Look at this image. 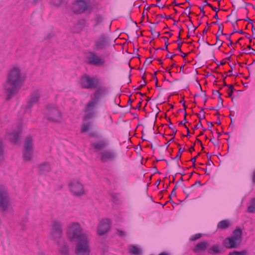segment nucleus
Instances as JSON below:
<instances>
[{
	"label": "nucleus",
	"mask_w": 255,
	"mask_h": 255,
	"mask_svg": "<svg viewBox=\"0 0 255 255\" xmlns=\"http://www.w3.org/2000/svg\"><path fill=\"white\" fill-rule=\"evenodd\" d=\"M67 234L71 242H76L75 253L76 255H90L91 249L88 235L82 232V228L79 223H71Z\"/></svg>",
	"instance_id": "obj_1"
},
{
	"label": "nucleus",
	"mask_w": 255,
	"mask_h": 255,
	"mask_svg": "<svg viewBox=\"0 0 255 255\" xmlns=\"http://www.w3.org/2000/svg\"><path fill=\"white\" fill-rule=\"evenodd\" d=\"M23 80L19 68L14 67L9 71L4 84V91L6 94V100H10L18 93Z\"/></svg>",
	"instance_id": "obj_2"
},
{
	"label": "nucleus",
	"mask_w": 255,
	"mask_h": 255,
	"mask_svg": "<svg viewBox=\"0 0 255 255\" xmlns=\"http://www.w3.org/2000/svg\"><path fill=\"white\" fill-rule=\"evenodd\" d=\"M242 241V231L240 228H237L233 231L232 236L223 241V244L226 249H237L241 245Z\"/></svg>",
	"instance_id": "obj_3"
},
{
	"label": "nucleus",
	"mask_w": 255,
	"mask_h": 255,
	"mask_svg": "<svg viewBox=\"0 0 255 255\" xmlns=\"http://www.w3.org/2000/svg\"><path fill=\"white\" fill-rule=\"evenodd\" d=\"M94 93V98L86 106V111L88 112L91 109H94L96 106L100 103L102 98L108 93V91L105 86H99Z\"/></svg>",
	"instance_id": "obj_4"
},
{
	"label": "nucleus",
	"mask_w": 255,
	"mask_h": 255,
	"mask_svg": "<svg viewBox=\"0 0 255 255\" xmlns=\"http://www.w3.org/2000/svg\"><path fill=\"white\" fill-rule=\"evenodd\" d=\"M46 116L49 121L58 123L62 118V113L59 108L53 104H48L46 107Z\"/></svg>",
	"instance_id": "obj_5"
},
{
	"label": "nucleus",
	"mask_w": 255,
	"mask_h": 255,
	"mask_svg": "<svg viewBox=\"0 0 255 255\" xmlns=\"http://www.w3.org/2000/svg\"><path fill=\"white\" fill-rule=\"evenodd\" d=\"M110 45L111 40L109 36L105 33H102L95 41L94 49L96 51H102L105 50Z\"/></svg>",
	"instance_id": "obj_6"
},
{
	"label": "nucleus",
	"mask_w": 255,
	"mask_h": 255,
	"mask_svg": "<svg viewBox=\"0 0 255 255\" xmlns=\"http://www.w3.org/2000/svg\"><path fill=\"white\" fill-rule=\"evenodd\" d=\"M72 9L74 12L75 13H81L83 12L90 13L92 9L89 4V2L83 0L76 1L73 3Z\"/></svg>",
	"instance_id": "obj_7"
},
{
	"label": "nucleus",
	"mask_w": 255,
	"mask_h": 255,
	"mask_svg": "<svg viewBox=\"0 0 255 255\" xmlns=\"http://www.w3.org/2000/svg\"><path fill=\"white\" fill-rule=\"evenodd\" d=\"M81 85L83 88L93 89L100 85V80L97 78L90 77L88 75L83 76L81 80Z\"/></svg>",
	"instance_id": "obj_8"
},
{
	"label": "nucleus",
	"mask_w": 255,
	"mask_h": 255,
	"mask_svg": "<svg viewBox=\"0 0 255 255\" xmlns=\"http://www.w3.org/2000/svg\"><path fill=\"white\" fill-rule=\"evenodd\" d=\"M63 224L57 221H53L52 229L50 234V238L58 242L63 234Z\"/></svg>",
	"instance_id": "obj_9"
},
{
	"label": "nucleus",
	"mask_w": 255,
	"mask_h": 255,
	"mask_svg": "<svg viewBox=\"0 0 255 255\" xmlns=\"http://www.w3.org/2000/svg\"><path fill=\"white\" fill-rule=\"evenodd\" d=\"M10 206V199L6 190L0 188V210L6 212Z\"/></svg>",
	"instance_id": "obj_10"
},
{
	"label": "nucleus",
	"mask_w": 255,
	"mask_h": 255,
	"mask_svg": "<svg viewBox=\"0 0 255 255\" xmlns=\"http://www.w3.org/2000/svg\"><path fill=\"white\" fill-rule=\"evenodd\" d=\"M86 58L87 63L91 65L100 66L105 63V60L94 52H89Z\"/></svg>",
	"instance_id": "obj_11"
},
{
	"label": "nucleus",
	"mask_w": 255,
	"mask_h": 255,
	"mask_svg": "<svg viewBox=\"0 0 255 255\" xmlns=\"http://www.w3.org/2000/svg\"><path fill=\"white\" fill-rule=\"evenodd\" d=\"M69 187L73 194L80 196L85 194L83 185L77 180H72L69 183Z\"/></svg>",
	"instance_id": "obj_12"
},
{
	"label": "nucleus",
	"mask_w": 255,
	"mask_h": 255,
	"mask_svg": "<svg viewBox=\"0 0 255 255\" xmlns=\"http://www.w3.org/2000/svg\"><path fill=\"white\" fill-rule=\"evenodd\" d=\"M100 160L105 163L108 161H112L117 158V153L113 149H108L103 151L100 153Z\"/></svg>",
	"instance_id": "obj_13"
},
{
	"label": "nucleus",
	"mask_w": 255,
	"mask_h": 255,
	"mask_svg": "<svg viewBox=\"0 0 255 255\" xmlns=\"http://www.w3.org/2000/svg\"><path fill=\"white\" fill-rule=\"evenodd\" d=\"M40 98V93L38 91H35L32 92L29 98L27 100V104L26 107V110L30 112L31 108L35 104H37Z\"/></svg>",
	"instance_id": "obj_14"
},
{
	"label": "nucleus",
	"mask_w": 255,
	"mask_h": 255,
	"mask_svg": "<svg viewBox=\"0 0 255 255\" xmlns=\"http://www.w3.org/2000/svg\"><path fill=\"white\" fill-rule=\"evenodd\" d=\"M111 221L108 219L103 220L98 227V233L99 235L102 236L109 231L111 228Z\"/></svg>",
	"instance_id": "obj_15"
},
{
	"label": "nucleus",
	"mask_w": 255,
	"mask_h": 255,
	"mask_svg": "<svg viewBox=\"0 0 255 255\" xmlns=\"http://www.w3.org/2000/svg\"><path fill=\"white\" fill-rule=\"evenodd\" d=\"M22 131V125L19 124L17 125L16 129L13 130L10 134V140L13 143H16L18 142L19 134Z\"/></svg>",
	"instance_id": "obj_16"
},
{
	"label": "nucleus",
	"mask_w": 255,
	"mask_h": 255,
	"mask_svg": "<svg viewBox=\"0 0 255 255\" xmlns=\"http://www.w3.org/2000/svg\"><path fill=\"white\" fill-rule=\"evenodd\" d=\"M91 145L96 151H99L107 147L108 145V142L103 139L95 142L91 143Z\"/></svg>",
	"instance_id": "obj_17"
},
{
	"label": "nucleus",
	"mask_w": 255,
	"mask_h": 255,
	"mask_svg": "<svg viewBox=\"0 0 255 255\" xmlns=\"http://www.w3.org/2000/svg\"><path fill=\"white\" fill-rule=\"evenodd\" d=\"M38 171L40 175L44 174L51 171L50 165L48 162H43L38 166Z\"/></svg>",
	"instance_id": "obj_18"
},
{
	"label": "nucleus",
	"mask_w": 255,
	"mask_h": 255,
	"mask_svg": "<svg viewBox=\"0 0 255 255\" xmlns=\"http://www.w3.org/2000/svg\"><path fill=\"white\" fill-rule=\"evenodd\" d=\"M208 243L207 242H201L198 243L195 248L193 249L194 253L204 251L207 247Z\"/></svg>",
	"instance_id": "obj_19"
},
{
	"label": "nucleus",
	"mask_w": 255,
	"mask_h": 255,
	"mask_svg": "<svg viewBox=\"0 0 255 255\" xmlns=\"http://www.w3.org/2000/svg\"><path fill=\"white\" fill-rule=\"evenodd\" d=\"M224 26L222 23L219 24V29L217 33L216 34V43H218V41H220L219 44V48L222 46V44L223 43V41L222 40H220L219 39V36L220 35H228L227 34L224 33L223 32V30Z\"/></svg>",
	"instance_id": "obj_20"
},
{
	"label": "nucleus",
	"mask_w": 255,
	"mask_h": 255,
	"mask_svg": "<svg viewBox=\"0 0 255 255\" xmlns=\"http://www.w3.org/2000/svg\"><path fill=\"white\" fill-rule=\"evenodd\" d=\"M212 93L213 94L217 93L219 94L218 96V100H219V103L218 104L216 107H211L210 108V110H216L218 111L220 108H223L224 107L223 106V99L221 97V95H222L221 93H220L217 90H213Z\"/></svg>",
	"instance_id": "obj_21"
},
{
	"label": "nucleus",
	"mask_w": 255,
	"mask_h": 255,
	"mask_svg": "<svg viewBox=\"0 0 255 255\" xmlns=\"http://www.w3.org/2000/svg\"><path fill=\"white\" fill-rule=\"evenodd\" d=\"M231 225V222L228 219L221 221L218 223L217 229L221 230H225L228 229Z\"/></svg>",
	"instance_id": "obj_22"
},
{
	"label": "nucleus",
	"mask_w": 255,
	"mask_h": 255,
	"mask_svg": "<svg viewBox=\"0 0 255 255\" xmlns=\"http://www.w3.org/2000/svg\"><path fill=\"white\" fill-rule=\"evenodd\" d=\"M33 139L31 136L26 137L24 142V148L33 150Z\"/></svg>",
	"instance_id": "obj_23"
},
{
	"label": "nucleus",
	"mask_w": 255,
	"mask_h": 255,
	"mask_svg": "<svg viewBox=\"0 0 255 255\" xmlns=\"http://www.w3.org/2000/svg\"><path fill=\"white\" fill-rule=\"evenodd\" d=\"M33 150L24 148L23 157L25 160L29 161L32 159Z\"/></svg>",
	"instance_id": "obj_24"
},
{
	"label": "nucleus",
	"mask_w": 255,
	"mask_h": 255,
	"mask_svg": "<svg viewBox=\"0 0 255 255\" xmlns=\"http://www.w3.org/2000/svg\"><path fill=\"white\" fill-rule=\"evenodd\" d=\"M104 19L105 18L103 16L100 14H97L95 18L96 23L94 24V27H96L103 25Z\"/></svg>",
	"instance_id": "obj_25"
},
{
	"label": "nucleus",
	"mask_w": 255,
	"mask_h": 255,
	"mask_svg": "<svg viewBox=\"0 0 255 255\" xmlns=\"http://www.w3.org/2000/svg\"><path fill=\"white\" fill-rule=\"evenodd\" d=\"M207 252L210 255H216L220 253L221 251L219 249V245H215L210 248L208 250Z\"/></svg>",
	"instance_id": "obj_26"
},
{
	"label": "nucleus",
	"mask_w": 255,
	"mask_h": 255,
	"mask_svg": "<svg viewBox=\"0 0 255 255\" xmlns=\"http://www.w3.org/2000/svg\"><path fill=\"white\" fill-rule=\"evenodd\" d=\"M59 245V252L63 255H69V248L68 246L66 243H64L63 245H60L58 244Z\"/></svg>",
	"instance_id": "obj_27"
},
{
	"label": "nucleus",
	"mask_w": 255,
	"mask_h": 255,
	"mask_svg": "<svg viewBox=\"0 0 255 255\" xmlns=\"http://www.w3.org/2000/svg\"><path fill=\"white\" fill-rule=\"evenodd\" d=\"M93 110L94 109H91L88 112H86V110H85V112L87 113V114L84 116V120L89 121L94 117L95 112Z\"/></svg>",
	"instance_id": "obj_28"
},
{
	"label": "nucleus",
	"mask_w": 255,
	"mask_h": 255,
	"mask_svg": "<svg viewBox=\"0 0 255 255\" xmlns=\"http://www.w3.org/2000/svg\"><path fill=\"white\" fill-rule=\"evenodd\" d=\"M4 145L0 139V165L4 161Z\"/></svg>",
	"instance_id": "obj_29"
},
{
	"label": "nucleus",
	"mask_w": 255,
	"mask_h": 255,
	"mask_svg": "<svg viewBox=\"0 0 255 255\" xmlns=\"http://www.w3.org/2000/svg\"><path fill=\"white\" fill-rule=\"evenodd\" d=\"M130 254L135 255H140L141 254V250L135 246H131L129 249Z\"/></svg>",
	"instance_id": "obj_30"
},
{
	"label": "nucleus",
	"mask_w": 255,
	"mask_h": 255,
	"mask_svg": "<svg viewBox=\"0 0 255 255\" xmlns=\"http://www.w3.org/2000/svg\"><path fill=\"white\" fill-rule=\"evenodd\" d=\"M228 255H248V252L246 250L241 251H233L230 252Z\"/></svg>",
	"instance_id": "obj_31"
},
{
	"label": "nucleus",
	"mask_w": 255,
	"mask_h": 255,
	"mask_svg": "<svg viewBox=\"0 0 255 255\" xmlns=\"http://www.w3.org/2000/svg\"><path fill=\"white\" fill-rule=\"evenodd\" d=\"M91 127V123L83 124L82 126L81 131L82 132H86Z\"/></svg>",
	"instance_id": "obj_32"
},
{
	"label": "nucleus",
	"mask_w": 255,
	"mask_h": 255,
	"mask_svg": "<svg viewBox=\"0 0 255 255\" xmlns=\"http://www.w3.org/2000/svg\"><path fill=\"white\" fill-rule=\"evenodd\" d=\"M185 151V148H180L179 149V151H178V152L177 153V154L176 155V156L175 157H171V159L172 160H175V159H180L181 157V153L183 152V151Z\"/></svg>",
	"instance_id": "obj_33"
},
{
	"label": "nucleus",
	"mask_w": 255,
	"mask_h": 255,
	"mask_svg": "<svg viewBox=\"0 0 255 255\" xmlns=\"http://www.w3.org/2000/svg\"><path fill=\"white\" fill-rule=\"evenodd\" d=\"M191 6V5L190 3L189 4V6L185 8V12L187 14V16L189 17L190 21L191 22L192 24L193 25L192 22L191 21V17L190 16V14L192 13V12L190 11V7Z\"/></svg>",
	"instance_id": "obj_34"
},
{
	"label": "nucleus",
	"mask_w": 255,
	"mask_h": 255,
	"mask_svg": "<svg viewBox=\"0 0 255 255\" xmlns=\"http://www.w3.org/2000/svg\"><path fill=\"white\" fill-rule=\"evenodd\" d=\"M85 24V20L84 19L79 20L76 24V26L79 27V28L82 29L84 27Z\"/></svg>",
	"instance_id": "obj_35"
},
{
	"label": "nucleus",
	"mask_w": 255,
	"mask_h": 255,
	"mask_svg": "<svg viewBox=\"0 0 255 255\" xmlns=\"http://www.w3.org/2000/svg\"><path fill=\"white\" fill-rule=\"evenodd\" d=\"M202 237V234H200V233H198V234H196L193 236H192L191 238H190V241H194L196 240H198L199 239H200L201 237Z\"/></svg>",
	"instance_id": "obj_36"
},
{
	"label": "nucleus",
	"mask_w": 255,
	"mask_h": 255,
	"mask_svg": "<svg viewBox=\"0 0 255 255\" xmlns=\"http://www.w3.org/2000/svg\"><path fill=\"white\" fill-rule=\"evenodd\" d=\"M116 234L118 235L119 236L122 238L126 237L127 234L125 231H121L120 230L117 229L116 231Z\"/></svg>",
	"instance_id": "obj_37"
},
{
	"label": "nucleus",
	"mask_w": 255,
	"mask_h": 255,
	"mask_svg": "<svg viewBox=\"0 0 255 255\" xmlns=\"http://www.w3.org/2000/svg\"><path fill=\"white\" fill-rule=\"evenodd\" d=\"M182 186L185 188V189L183 190V192L186 194V198H187L191 192V190L190 188H186L185 185L184 184H182Z\"/></svg>",
	"instance_id": "obj_38"
},
{
	"label": "nucleus",
	"mask_w": 255,
	"mask_h": 255,
	"mask_svg": "<svg viewBox=\"0 0 255 255\" xmlns=\"http://www.w3.org/2000/svg\"><path fill=\"white\" fill-rule=\"evenodd\" d=\"M248 211L250 213H255V205L252 203L251 205L248 207Z\"/></svg>",
	"instance_id": "obj_39"
},
{
	"label": "nucleus",
	"mask_w": 255,
	"mask_h": 255,
	"mask_svg": "<svg viewBox=\"0 0 255 255\" xmlns=\"http://www.w3.org/2000/svg\"><path fill=\"white\" fill-rule=\"evenodd\" d=\"M229 88L230 90V91L228 93V97H232L233 92L235 90L234 86L232 85H230L229 86Z\"/></svg>",
	"instance_id": "obj_40"
},
{
	"label": "nucleus",
	"mask_w": 255,
	"mask_h": 255,
	"mask_svg": "<svg viewBox=\"0 0 255 255\" xmlns=\"http://www.w3.org/2000/svg\"><path fill=\"white\" fill-rule=\"evenodd\" d=\"M169 128L171 129L172 131V132L169 134L170 136H173V137H175V134L177 132V130L174 127H172L170 126H168Z\"/></svg>",
	"instance_id": "obj_41"
},
{
	"label": "nucleus",
	"mask_w": 255,
	"mask_h": 255,
	"mask_svg": "<svg viewBox=\"0 0 255 255\" xmlns=\"http://www.w3.org/2000/svg\"><path fill=\"white\" fill-rule=\"evenodd\" d=\"M28 221V218H27V216H25L22 220V223H21L20 224V226H21V229L24 230L25 229V226L23 224V223H25V222H27Z\"/></svg>",
	"instance_id": "obj_42"
},
{
	"label": "nucleus",
	"mask_w": 255,
	"mask_h": 255,
	"mask_svg": "<svg viewBox=\"0 0 255 255\" xmlns=\"http://www.w3.org/2000/svg\"><path fill=\"white\" fill-rule=\"evenodd\" d=\"M207 156L208 157V161L206 163V165L208 166H211V165L214 166V164L213 162L211 161V156L208 155V153H207Z\"/></svg>",
	"instance_id": "obj_43"
},
{
	"label": "nucleus",
	"mask_w": 255,
	"mask_h": 255,
	"mask_svg": "<svg viewBox=\"0 0 255 255\" xmlns=\"http://www.w3.org/2000/svg\"><path fill=\"white\" fill-rule=\"evenodd\" d=\"M52 1L54 4L59 6L62 3L63 0H52Z\"/></svg>",
	"instance_id": "obj_44"
},
{
	"label": "nucleus",
	"mask_w": 255,
	"mask_h": 255,
	"mask_svg": "<svg viewBox=\"0 0 255 255\" xmlns=\"http://www.w3.org/2000/svg\"><path fill=\"white\" fill-rule=\"evenodd\" d=\"M178 40L177 41H174V42H177L178 43V47H177V49L181 52V53H182V51L181 50V45H182V43H181V42H178Z\"/></svg>",
	"instance_id": "obj_45"
},
{
	"label": "nucleus",
	"mask_w": 255,
	"mask_h": 255,
	"mask_svg": "<svg viewBox=\"0 0 255 255\" xmlns=\"http://www.w3.org/2000/svg\"><path fill=\"white\" fill-rule=\"evenodd\" d=\"M236 32H238L240 34H245V32H244L242 30H237L236 29V28H235L234 30H233V32L231 33V34H233V33H236Z\"/></svg>",
	"instance_id": "obj_46"
},
{
	"label": "nucleus",
	"mask_w": 255,
	"mask_h": 255,
	"mask_svg": "<svg viewBox=\"0 0 255 255\" xmlns=\"http://www.w3.org/2000/svg\"><path fill=\"white\" fill-rule=\"evenodd\" d=\"M151 59H152V57H149L147 58L146 59L145 61L144 62V64H145L146 63H147V64H149L151 63L152 62Z\"/></svg>",
	"instance_id": "obj_47"
},
{
	"label": "nucleus",
	"mask_w": 255,
	"mask_h": 255,
	"mask_svg": "<svg viewBox=\"0 0 255 255\" xmlns=\"http://www.w3.org/2000/svg\"><path fill=\"white\" fill-rule=\"evenodd\" d=\"M146 83H147L146 81H144V83L143 84H141L138 88L134 89V90H141L142 87H143L144 86H145L146 85Z\"/></svg>",
	"instance_id": "obj_48"
},
{
	"label": "nucleus",
	"mask_w": 255,
	"mask_h": 255,
	"mask_svg": "<svg viewBox=\"0 0 255 255\" xmlns=\"http://www.w3.org/2000/svg\"><path fill=\"white\" fill-rule=\"evenodd\" d=\"M180 31H179V34H178V36L177 37V38H178V40H179L181 39V32L183 31V29L180 27H178Z\"/></svg>",
	"instance_id": "obj_49"
},
{
	"label": "nucleus",
	"mask_w": 255,
	"mask_h": 255,
	"mask_svg": "<svg viewBox=\"0 0 255 255\" xmlns=\"http://www.w3.org/2000/svg\"><path fill=\"white\" fill-rule=\"evenodd\" d=\"M200 127H202V125L201 124V121H199L198 124L196 126H195L194 128H193V129L195 130V129H198Z\"/></svg>",
	"instance_id": "obj_50"
},
{
	"label": "nucleus",
	"mask_w": 255,
	"mask_h": 255,
	"mask_svg": "<svg viewBox=\"0 0 255 255\" xmlns=\"http://www.w3.org/2000/svg\"><path fill=\"white\" fill-rule=\"evenodd\" d=\"M188 122L187 121L186 118H184V119L183 121L179 122V125H182L184 124L187 123Z\"/></svg>",
	"instance_id": "obj_51"
},
{
	"label": "nucleus",
	"mask_w": 255,
	"mask_h": 255,
	"mask_svg": "<svg viewBox=\"0 0 255 255\" xmlns=\"http://www.w3.org/2000/svg\"><path fill=\"white\" fill-rule=\"evenodd\" d=\"M141 102H139L137 105V106L135 107V108H132L133 109H135V110H140V108H141Z\"/></svg>",
	"instance_id": "obj_52"
},
{
	"label": "nucleus",
	"mask_w": 255,
	"mask_h": 255,
	"mask_svg": "<svg viewBox=\"0 0 255 255\" xmlns=\"http://www.w3.org/2000/svg\"><path fill=\"white\" fill-rule=\"evenodd\" d=\"M197 157V156H196L195 157H194L193 158H192L190 161L192 162L193 163V166H195V162H196V158Z\"/></svg>",
	"instance_id": "obj_53"
},
{
	"label": "nucleus",
	"mask_w": 255,
	"mask_h": 255,
	"mask_svg": "<svg viewBox=\"0 0 255 255\" xmlns=\"http://www.w3.org/2000/svg\"><path fill=\"white\" fill-rule=\"evenodd\" d=\"M199 8L200 9L201 12L203 13V15L202 17L205 16L206 15L204 14L205 13V11L204 10V7L200 6H199Z\"/></svg>",
	"instance_id": "obj_54"
},
{
	"label": "nucleus",
	"mask_w": 255,
	"mask_h": 255,
	"mask_svg": "<svg viewBox=\"0 0 255 255\" xmlns=\"http://www.w3.org/2000/svg\"><path fill=\"white\" fill-rule=\"evenodd\" d=\"M207 124L208 125V129L210 130L211 131V129H210V128L213 126V123L212 122H207Z\"/></svg>",
	"instance_id": "obj_55"
},
{
	"label": "nucleus",
	"mask_w": 255,
	"mask_h": 255,
	"mask_svg": "<svg viewBox=\"0 0 255 255\" xmlns=\"http://www.w3.org/2000/svg\"><path fill=\"white\" fill-rule=\"evenodd\" d=\"M162 39H163L165 40V44H168V45L169 44V43L168 42V38L166 36H163L161 37Z\"/></svg>",
	"instance_id": "obj_56"
},
{
	"label": "nucleus",
	"mask_w": 255,
	"mask_h": 255,
	"mask_svg": "<svg viewBox=\"0 0 255 255\" xmlns=\"http://www.w3.org/2000/svg\"><path fill=\"white\" fill-rule=\"evenodd\" d=\"M202 37L201 40L202 41V42L206 43L208 45H214V44H213V45L210 44L207 41H205L204 38V36H202Z\"/></svg>",
	"instance_id": "obj_57"
},
{
	"label": "nucleus",
	"mask_w": 255,
	"mask_h": 255,
	"mask_svg": "<svg viewBox=\"0 0 255 255\" xmlns=\"http://www.w3.org/2000/svg\"><path fill=\"white\" fill-rule=\"evenodd\" d=\"M196 115L198 116V118L200 120V121H201V119H205V118L204 115H203L202 117L199 114H196Z\"/></svg>",
	"instance_id": "obj_58"
},
{
	"label": "nucleus",
	"mask_w": 255,
	"mask_h": 255,
	"mask_svg": "<svg viewBox=\"0 0 255 255\" xmlns=\"http://www.w3.org/2000/svg\"><path fill=\"white\" fill-rule=\"evenodd\" d=\"M168 44H165L164 47L163 48V50H165L169 53L168 50Z\"/></svg>",
	"instance_id": "obj_59"
},
{
	"label": "nucleus",
	"mask_w": 255,
	"mask_h": 255,
	"mask_svg": "<svg viewBox=\"0 0 255 255\" xmlns=\"http://www.w3.org/2000/svg\"><path fill=\"white\" fill-rule=\"evenodd\" d=\"M214 11H216V13L220 10L219 9L215 7H213L212 5L211 6H210Z\"/></svg>",
	"instance_id": "obj_60"
},
{
	"label": "nucleus",
	"mask_w": 255,
	"mask_h": 255,
	"mask_svg": "<svg viewBox=\"0 0 255 255\" xmlns=\"http://www.w3.org/2000/svg\"><path fill=\"white\" fill-rule=\"evenodd\" d=\"M243 20L245 21H249V23H253V20L249 18L248 17L243 19Z\"/></svg>",
	"instance_id": "obj_61"
},
{
	"label": "nucleus",
	"mask_w": 255,
	"mask_h": 255,
	"mask_svg": "<svg viewBox=\"0 0 255 255\" xmlns=\"http://www.w3.org/2000/svg\"><path fill=\"white\" fill-rule=\"evenodd\" d=\"M133 102V100H131L130 98L129 99L128 102V105H130V108H132L133 107H132L131 105V103Z\"/></svg>",
	"instance_id": "obj_62"
},
{
	"label": "nucleus",
	"mask_w": 255,
	"mask_h": 255,
	"mask_svg": "<svg viewBox=\"0 0 255 255\" xmlns=\"http://www.w3.org/2000/svg\"><path fill=\"white\" fill-rule=\"evenodd\" d=\"M252 181L254 183H255V171H254L253 174Z\"/></svg>",
	"instance_id": "obj_63"
},
{
	"label": "nucleus",
	"mask_w": 255,
	"mask_h": 255,
	"mask_svg": "<svg viewBox=\"0 0 255 255\" xmlns=\"http://www.w3.org/2000/svg\"><path fill=\"white\" fill-rule=\"evenodd\" d=\"M158 255H170L165 252H163L160 253Z\"/></svg>",
	"instance_id": "obj_64"
}]
</instances>
